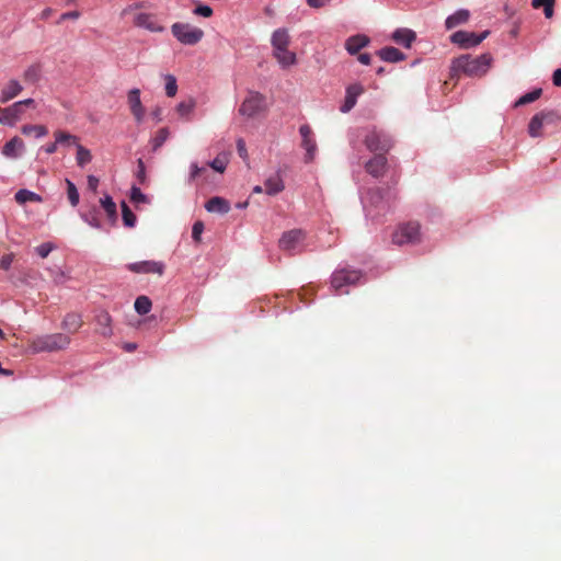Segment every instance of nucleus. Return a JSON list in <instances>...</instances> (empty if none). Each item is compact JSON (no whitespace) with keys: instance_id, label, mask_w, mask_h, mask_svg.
<instances>
[{"instance_id":"nucleus-29","label":"nucleus","mask_w":561,"mask_h":561,"mask_svg":"<svg viewBox=\"0 0 561 561\" xmlns=\"http://www.w3.org/2000/svg\"><path fill=\"white\" fill-rule=\"evenodd\" d=\"M100 204L107 215L108 220L114 225L117 220L116 204L110 195H105L100 199Z\"/></svg>"},{"instance_id":"nucleus-12","label":"nucleus","mask_w":561,"mask_h":561,"mask_svg":"<svg viewBox=\"0 0 561 561\" xmlns=\"http://www.w3.org/2000/svg\"><path fill=\"white\" fill-rule=\"evenodd\" d=\"M299 133L302 138L301 147L306 150L305 161L309 163L314 159L317 152V142L313 138V133L309 125H301L299 127Z\"/></svg>"},{"instance_id":"nucleus-44","label":"nucleus","mask_w":561,"mask_h":561,"mask_svg":"<svg viewBox=\"0 0 561 561\" xmlns=\"http://www.w3.org/2000/svg\"><path fill=\"white\" fill-rule=\"evenodd\" d=\"M82 218L91 227L96 228V229L101 228V221H100V219L98 217V214H96L95 209H93L89 214L82 215Z\"/></svg>"},{"instance_id":"nucleus-48","label":"nucleus","mask_w":561,"mask_h":561,"mask_svg":"<svg viewBox=\"0 0 561 561\" xmlns=\"http://www.w3.org/2000/svg\"><path fill=\"white\" fill-rule=\"evenodd\" d=\"M13 260V253L4 254L0 260V268L3 271H8L11 267Z\"/></svg>"},{"instance_id":"nucleus-35","label":"nucleus","mask_w":561,"mask_h":561,"mask_svg":"<svg viewBox=\"0 0 561 561\" xmlns=\"http://www.w3.org/2000/svg\"><path fill=\"white\" fill-rule=\"evenodd\" d=\"M92 154L89 149L84 148L82 145H77V163L79 167H84L87 163L91 162Z\"/></svg>"},{"instance_id":"nucleus-58","label":"nucleus","mask_w":561,"mask_h":561,"mask_svg":"<svg viewBox=\"0 0 561 561\" xmlns=\"http://www.w3.org/2000/svg\"><path fill=\"white\" fill-rule=\"evenodd\" d=\"M370 59H371V57L369 54L364 53V54L358 55V61L363 65H369Z\"/></svg>"},{"instance_id":"nucleus-50","label":"nucleus","mask_w":561,"mask_h":561,"mask_svg":"<svg viewBox=\"0 0 561 561\" xmlns=\"http://www.w3.org/2000/svg\"><path fill=\"white\" fill-rule=\"evenodd\" d=\"M237 150H238L239 156L242 159L245 160L248 158V150H247V147H245V141L242 138H239L237 140Z\"/></svg>"},{"instance_id":"nucleus-28","label":"nucleus","mask_w":561,"mask_h":561,"mask_svg":"<svg viewBox=\"0 0 561 561\" xmlns=\"http://www.w3.org/2000/svg\"><path fill=\"white\" fill-rule=\"evenodd\" d=\"M470 13L468 10L460 9L446 19L445 25L448 30L455 28L469 20Z\"/></svg>"},{"instance_id":"nucleus-33","label":"nucleus","mask_w":561,"mask_h":561,"mask_svg":"<svg viewBox=\"0 0 561 561\" xmlns=\"http://www.w3.org/2000/svg\"><path fill=\"white\" fill-rule=\"evenodd\" d=\"M151 307H152V302L147 296H139L136 298L135 310L139 314H141V316L147 314L151 310Z\"/></svg>"},{"instance_id":"nucleus-42","label":"nucleus","mask_w":561,"mask_h":561,"mask_svg":"<svg viewBox=\"0 0 561 561\" xmlns=\"http://www.w3.org/2000/svg\"><path fill=\"white\" fill-rule=\"evenodd\" d=\"M178 92L176 79L172 75L165 76V93L168 96L173 98Z\"/></svg>"},{"instance_id":"nucleus-47","label":"nucleus","mask_w":561,"mask_h":561,"mask_svg":"<svg viewBox=\"0 0 561 561\" xmlns=\"http://www.w3.org/2000/svg\"><path fill=\"white\" fill-rule=\"evenodd\" d=\"M194 14L204 18H210L213 15V9L209 5L199 4L194 9Z\"/></svg>"},{"instance_id":"nucleus-14","label":"nucleus","mask_w":561,"mask_h":561,"mask_svg":"<svg viewBox=\"0 0 561 561\" xmlns=\"http://www.w3.org/2000/svg\"><path fill=\"white\" fill-rule=\"evenodd\" d=\"M134 24L137 27L146 28L150 32H162L163 26L159 24L156 15L150 13L140 12L134 16Z\"/></svg>"},{"instance_id":"nucleus-36","label":"nucleus","mask_w":561,"mask_h":561,"mask_svg":"<svg viewBox=\"0 0 561 561\" xmlns=\"http://www.w3.org/2000/svg\"><path fill=\"white\" fill-rule=\"evenodd\" d=\"M228 164V157L225 153L218 154L211 162H209V167L219 173H224Z\"/></svg>"},{"instance_id":"nucleus-15","label":"nucleus","mask_w":561,"mask_h":561,"mask_svg":"<svg viewBox=\"0 0 561 561\" xmlns=\"http://www.w3.org/2000/svg\"><path fill=\"white\" fill-rule=\"evenodd\" d=\"M24 110L21 108V103H13L8 107H0V123L13 126L22 116Z\"/></svg>"},{"instance_id":"nucleus-53","label":"nucleus","mask_w":561,"mask_h":561,"mask_svg":"<svg viewBox=\"0 0 561 561\" xmlns=\"http://www.w3.org/2000/svg\"><path fill=\"white\" fill-rule=\"evenodd\" d=\"M98 186H99V179L94 175H89L88 176V187L95 192L98 190Z\"/></svg>"},{"instance_id":"nucleus-22","label":"nucleus","mask_w":561,"mask_h":561,"mask_svg":"<svg viewBox=\"0 0 561 561\" xmlns=\"http://www.w3.org/2000/svg\"><path fill=\"white\" fill-rule=\"evenodd\" d=\"M205 208L209 213L227 214L230 210V204L227 199L215 196L207 201Z\"/></svg>"},{"instance_id":"nucleus-8","label":"nucleus","mask_w":561,"mask_h":561,"mask_svg":"<svg viewBox=\"0 0 561 561\" xmlns=\"http://www.w3.org/2000/svg\"><path fill=\"white\" fill-rule=\"evenodd\" d=\"M365 145L370 151L387 152L392 147V140L387 134L374 129L365 137Z\"/></svg>"},{"instance_id":"nucleus-5","label":"nucleus","mask_w":561,"mask_h":561,"mask_svg":"<svg viewBox=\"0 0 561 561\" xmlns=\"http://www.w3.org/2000/svg\"><path fill=\"white\" fill-rule=\"evenodd\" d=\"M421 227L416 221L400 225L392 234V242L398 245L417 244L421 242Z\"/></svg>"},{"instance_id":"nucleus-39","label":"nucleus","mask_w":561,"mask_h":561,"mask_svg":"<svg viewBox=\"0 0 561 561\" xmlns=\"http://www.w3.org/2000/svg\"><path fill=\"white\" fill-rule=\"evenodd\" d=\"M169 134H170L169 129L165 127L159 129L152 139V149L153 150L159 149L168 139Z\"/></svg>"},{"instance_id":"nucleus-52","label":"nucleus","mask_w":561,"mask_h":561,"mask_svg":"<svg viewBox=\"0 0 561 561\" xmlns=\"http://www.w3.org/2000/svg\"><path fill=\"white\" fill-rule=\"evenodd\" d=\"M205 171V168H199L197 165V163H193L191 165V174H190V179L191 180H195L202 172Z\"/></svg>"},{"instance_id":"nucleus-6","label":"nucleus","mask_w":561,"mask_h":561,"mask_svg":"<svg viewBox=\"0 0 561 561\" xmlns=\"http://www.w3.org/2000/svg\"><path fill=\"white\" fill-rule=\"evenodd\" d=\"M265 110V96L259 92H250L239 107V113L254 117Z\"/></svg>"},{"instance_id":"nucleus-41","label":"nucleus","mask_w":561,"mask_h":561,"mask_svg":"<svg viewBox=\"0 0 561 561\" xmlns=\"http://www.w3.org/2000/svg\"><path fill=\"white\" fill-rule=\"evenodd\" d=\"M194 106L195 102L193 100L183 101L178 104L176 112L180 116L187 117L192 113Z\"/></svg>"},{"instance_id":"nucleus-3","label":"nucleus","mask_w":561,"mask_h":561,"mask_svg":"<svg viewBox=\"0 0 561 561\" xmlns=\"http://www.w3.org/2000/svg\"><path fill=\"white\" fill-rule=\"evenodd\" d=\"M70 344V337L67 334L54 333L39 335L30 342V347L34 353L56 352L65 350Z\"/></svg>"},{"instance_id":"nucleus-19","label":"nucleus","mask_w":561,"mask_h":561,"mask_svg":"<svg viewBox=\"0 0 561 561\" xmlns=\"http://www.w3.org/2000/svg\"><path fill=\"white\" fill-rule=\"evenodd\" d=\"M391 39L405 48H410L412 43L416 39V33L405 27L397 28L392 33Z\"/></svg>"},{"instance_id":"nucleus-60","label":"nucleus","mask_w":561,"mask_h":561,"mask_svg":"<svg viewBox=\"0 0 561 561\" xmlns=\"http://www.w3.org/2000/svg\"><path fill=\"white\" fill-rule=\"evenodd\" d=\"M51 12H53V10L50 8L43 10L41 13V19L47 20L50 16Z\"/></svg>"},{"instance_id":"nucleus-38","label":"nucleus","mask_w":561,"mask_h":561,"mask_svg":"<svg viewBox=\"0 0 561 561\" xmlns=\"http://www.w3.org/2000/svg\"><path fill=\"white\" fill-rule=\"evenodd\" d=\"M41 77V69L36 65L30 66L23 75L24 81L30 83H35L39 80Z\"/></svg>"},{"instance_id":"nucleus-16","label":"nucleus","mask_w":561,"mask_h":561,"mask_svg":"<svg viewBox=\"0 0 561 561\" xmlns=\"http://www.w3.org/2000/svg\"><path fill=\"white\" fill-rule=\"evenodd\" d=\"M128 104L131 114L134 115L137 123H141L145 116V108L140 100V90L131 89L127 95Z\"/></svg>"},{"instance_id":"nucleus-45","label":"nucleus","mask_w":561,"mask_h":561,"mask_svg":"<svg viewBox=\"0 0 561 561\" xmlns=\"http://www.w3.org/2000/svg\"><path fill=\"white\" fill-rule=\"evenodd\" d=\"M136 178H137L139 184H145L147 181L146 167H145L142 159L137 160Z\"/></svg>"},{"instance_id":"nucleus-61","label":"nucleus","mask_w":561,"mask_h":561,"mask_svg":"<svg viewBox=\"0 0 561 561\" xmlns=\"http://www.w3.org/2000/svg\"><path fill=\"white\" fill-rule=\"evenodd\" d=\"M137 348V345L135 343H125L124 350L127 352H133Z\"/></svg>"},{"instance_id":"nucleus-55","label":"nucleus","mask_w":561,"mask_h":561,"mask_svg":"<svg viewBox=\"0 0 561 561\" xmlns=\"http://www.w3.org/2000/svg\"><path fill=\"white\" fill-rule=\"evenodd\" d=\"M330 0H307L309 7L319 9L324 7Z\"/></svg>"},{"instance_id":"nucleus-62","label":"nucleus","mask_w":561,"mask_h":561,"mask_svg":"<svg viewBox=\"0 0 561 561\" xmlns=\"http://www.w3.org/2000/svg\"><path fill=\"white\" fill-rule=\"evenodd\" d=\"M0 374L4 376H11L12 371L5 368L0 367Z\"/></svg>"},{"instance_id":"nucleus-40","label":"nucleus","mask_w":561,"mask_h":561,"mask_svg":"<svg viewBox=\"0 0 561 561\" xmlns=\"http://www.w3.org/2000/svg\"><path fill=\"white\" fill-rule=\"evenodd\" d=\"M67 195L71 206L76 207L79 204V193L76 185L70 181L66 180Z\"/></svg>"},{"instance_id":"nucleus-32","label":"nucleus","mask_w":561,"mask_h":561,"mask_svg":"<svg viewBox=\"0 0 561 561\" xmlns=\"http://www.w3.org/2000/svg\"><path fill=\"white\" fill-rule=\"evenodd\" d=\"M21 131L25 136L34 135L36 138L44 137L48 134V129L44 125H24Z\"/></svg>"},{"instance_id":"nucleus-57","label":"nucleus","mask_w":561,"mask_h":561,"mask_svg":"<svg viewBox=\"0 0 561 561\" xmlns=\"http://www.w3.org/2000/svg\"><path fill=\"white\" fill-rule=\"evenodd\" d=\"M57 148H58V144H56V141H55V142L48 144L43 149L47 154H53L57 151Z\"/></svg>"},{"instance_id":"nucleus-20","label":"nucleus","mask_w":561,"mask_h":561,"mask_svg":"<svg viewBox=\"0 0 561 561\" xmlns=\"http://www.w3.org/2000/svg\"><path fill=\"white\" fill-rule=\"evenodd\" d=\"M386 167H387V159L386 157L381 153V154H376L374 158H371L367 163H366V171L375 176V178H379V176H382L385 171H386Z\"/></svg>"},{"instance_id":"nucleus-23","label":"nucleus","mask_w":561,"mask_h":561,"mask_svg":"<svg viewBox=\"0 0 561 561\" xmlns=\"http://www.w3.org/2000/svg\"><path fill=\"white\" fill-rule=\"evenodd\" d=\"M369 43V38L365 35L351 36L345 43V49L351 55H356L362 48L366 47Z\"/></svg>"},{"instance_id":"nucleus-56","label":"nucleus","mask_w":561,"mask_h":561,"mask_svg":"<svg viewBox=\"0 0 561 561\" xmlns=\"http://www.w3.org/2000/svg\"><path fill=\"white\" fill-rule=\"evenodd\" d=\"M552 82L556 87H561V69H557L552 75Z\"/></svg>"},{"instance_id":"nucleus-2","label":"nucleus","mask_w":561,"mask_h":561,"mask_svg":"<svg viewBox=\"0 0 561 561\" xmlns=\"http://www.w3.org/2000/svg\"><path fill=\"white\" fill-rule=\"evenodd\" d=\"M271 44L273 47V57L282 68L286 69L297 64L296 54L288 49L290 35L286 28L282 27L275 30L271 37Z\"/></svg>"},{"instance_id":"nucleus-21","label":"nucleus","mask_w":561,"mask_h":561,"mask_svg":"<svg viewBox=\"0 0 561 561\" xmlns=\"http://www.w3.org/2000/svg\"><path fill=\"white\" fill-rule=\"evenodd\" d=\"M23 90L21 83L16 80H10L0 92V103H7L18 96Z\"/></svg>"},{"instance_id":"nucleus-54","label":"nucleus","mask_w":561,"mask_h":561,"mask_svg":"<svg viewBox=\"0 0 561 561\" xmlns=\"http://www.w3.org/2000/svg\"><path fill=\"white\" fill-rule=\"evenodd\" d=\"M543 13L547 19H551L554 13V1L550 3H546V8H543Z\"/></svg>"},{"instance_id":"nucleus-11","label":"nucleus","mask_w":561,"mask_h":561,"mask_svg":"<svg viewBox=\"0 0 561 561\" xmlns=\"http://www.w3.org/2000/svg\"><path fill=\"white\" fill-rule=\"evenodd\" d=\"M306 233L301 229H293L283 233L279 248L286 252H295L305 240Z\"/></svg>"},{"instance_id":"nucleus-4","label":"nucleus","mask_w":561,"mask_h":561,"mask_svg":"<svg viewBox=\"0 0 561 561\" xmlns=\"http://www.w3.org/2000/svg\"><path fill=\"white\" fill-rule=\"evenodd\" d=\"M173 36L183 45H196L204 37V31L188 23L176 22L172 24Z\"/></svg>"},{"instance_id":"nucleus-7","label":"nucleus","mask_w":561,"mask_h":561,"mask_svg":"<svg viewBox=\"0 0 561 561\" xmlns=\"http://www.w3.org/2000/svg\"><path fill=\"white\" fill-rule=\"evenodd\" d=\"M558 115L553 111H541L534 115L528 125V133L531 137H540L542 135V126L552 124L558 121Z\"/></svg>"},{"instance_id":"nucleus-18","label":"nucleus","mask_w":561,"mask_h":561,"mask_svg":"<svg viewBox=\"0 0 561 561\" xmlns=\"http://www.w3.org/2000/svg\"><path fill=\"white\" fill-rule=\"evenodd\" d=\"M364 92L363 85L358 83L351 84L346 89L344 103L341 106V112H350L356 104L357 98Z\"/></svg>"},{"instance_id":"nucleus-59","label":"nucleus","mask_w":561,"mask_h":561,"mask_svg":"<svg viewBox=\"0 0 561 561\" xmlns=\"http://www.w3.org/2000/svg\"><path fill=\"white\" fill-rule=\"evenodd\" d=\"M18 103H21V108L24 110V106H34L35 101L33 99H26L23 101H19Z\"/></svg>"},{"instance_id":"nucleus-37","label":"nucleus","mask_w":561,"mask_h":561,"mask_svg":"<svg viewBox=\"0 0 561 561\" xmlns=\"http://www.w3.org/2000/svg\"><path fill=\"white\" fill-rule=\"evenodd\" d=\"M542 93V90L541 89H536L531 92H528L526 94H524L523 96H520L516 103H515V106H522V105H526L528 103H531L536 100H538L540 98Z\"/></svg>"},{"instance_id":"nucleus-25","label":"nucleus","mask_w":561,"mask_h":561,"mask_svg":"<svg viewBox=\"0 0 561 561\" xmlns=\"http://www.w3.org/2000/svg\"><path fill=\"white\" fill-rule=\"evenodd\" d=\"M265 192L268 195H276L284 191L285 185L283 182V179L279 173H276L274 175H271L266 181L264 182Z\"/></svg>"},{"instance_id":"nucleus-26","label":"nucleus","mask_w":561,"mask_h":561,"mask_svg":"<svg viewBox=\"0 0 561 561\" xmlns=\"http://www.w3.org/2000/svg\"><path fill=\"white\" fill-rule=\"evenodd\" d=\"M378 56L387 62H398L405 59V55L398 48L387 46L378 51Z\"/></svg>"},{"instance_id":"nucleus-9","label":"nucleus","mask_w":561,"mask_h":561,"mask_svg":"<svg viewBox=\"0 0 561 561\" xmlns=\"http://www.w3.org/2000/svg\"><path fill=\"white\" fill-rule=\"evenodd\" d=\"M488 35L489 31H484L479 35L473 32L457 31L450 36V41L462 48H469L479 45Z\"/></svg>"},{"instance_id":"nucleus-49","label":"nucleus","mask_w":561,"mask_h":561,"mask_svg":"<svg viewBox=\"0 0 561 561\" xmlns=\"http://www.w3.org/2000/svg\"><path fill=\"white\" fill-rule=\"evenodd\" d=\"M204 231V224L202 221H196L194 225H193V228H192V237L195 241H199L201 239V234L203 233Z\"/></svg>"},{"instance_id":"nucleus-43","label":"nucleus","mask_w":561,"mask_h":561,"mask_svg":"<svg viewBox=\"0 0 561 561\" xmlns=\"http://www.w3.org/2000/svg\"><path fill=\"white\" fill-rule=\"evenodd\" d=\"M130 201L135 204H146L148 203V197L140 191L139 187L134 185L130 190Z\"/></svg>"},{"instance_id":"nucleus-17","label":"nucleus","mask_w":561,"mask_h":561,"mask_svg":"<svg viewBox=\"0 0 561 561\" xmlns=\"http://www.w3.org/2000/svg\"><path fill=\"white\" fill-rule=\"evenodd\" d=\"M95 324L98 333L105 337L112 336V317L107 311L101 310L95 314Z\"/></svg>"},{"instance_id":"nucleus-27","label":"nucleus","mask_w":561,"mask_h":561,"mask_svg":"<svg viewBox=\"0 0 561 561\" xmlns=\"http://www.w3.org/2000/svg\"><path fill=\"white\" fill-rule=\"evenodd\" d=\"M23 148V140L15 136L3 146L2 153L8 158H16Z\"/></svg>"},{"instance_id":"nucleus-46","label":"nucleus","mask_w":561,"mask_h":561,"mask_svg":"<svg viewBox=\"0 0 561 561\" xmlns=\"http://www.w3.org/2000/svg\"><path fill=\"white\" fill-rule=\"evenodd\" d=\"M54 244L50 242L42 243L36 248V252L41 257H46L53 251Z\"/></svg>"},{"instance_id":"nucleus-13","label":"nucleus","mask_w":561,"mask_h":561,"mask_svg":"<svg viewBox=\"0 0 561 561\" xmlns=\"http://www.w3.org/2000/svg\"><path fill=\"white\" fill-rule=\"evenodd\" d=\"M127 267L130 272L138 273V274L162 275L164 272V264L162 262H157V261L136 262V263L129 264Z\"/></svg>"},{"instance_id":"nucleus-51","label":"nucleus","mask_w":561,"mask_h":561,"mask_svg":"<svg viewBox=\"0 0 561 561\" xmlns=\"http://www.w3.org/2000/svg\"><path fill=\"white\" fill-rule=\"evenodd\" d=\"M79 15H80V13L78 11L65 12L60 15L58 23H60L65 20H77L79 18Z\"/></svg>"},{"instance_id":"nucleus-10","label":"nucleus","mask_w":561,"mask_h":561,"mask_svg":"<svg viewBox=\"0 0 561 561\" xmlns=\"http://www.w3.org/2000/svg\"><path fill=\"white\" fill-rule=\"evenodd\" d=\"M360 277L362 274L359 271L341 268L333 273L331 285L335 290H340L346 285L356 284Z\"/></svg>"},{"instance_id":"nucleus-1","label":"nucleus","mask_w":561,"mask_h":561,"mask_svg":"<svg viewBox=\"0 0 561 561\" xmlns=\"http://www.w3.org/2000/svg\"><path fill=\"white\" fill-rule=\"evenodd\" d=\"M492 62L493 57L489 53L479 56L460 55L451 60L450 79H456L460 76L470 78L483 77L491 68Z\"/></svg>"},{"instance_id":"nucleus-34","label":"nucleus","mask_w":561,"mask_h":561,"mask_svg":"<svg viewBox=\"0 0 561 561\" xmlns=\"http://www.w3.org/2000/svg\"><path fill=\"white\" fill-rule=\"evenodd\" d=\"M121 207H122V217H123L124 225L128 228L135 227L136 220H137L135 214L131 211V209L128 207V205L125 202H122Z\"/></svg>"},{"instance_id":"nucleus-31","label":"nucleus","mask_w":561,"mask_h":561,"mask_svg":"<svg viewBox=\"0 0 561 561\" xmlns=\"http://www.w3.org/2000/svg\"><path fill=\"white\" fill-rule=\"evenodd\" d=\"M15 201L16 203L19 204H24L26 202H35V203H41L43 202V198L41 195L34 193V192H31L28 190H19L16 193H15Z\"/></svg>"},{"instance_id":"nucleus-63","label":"nucleus","mask_w":561,"mask_h":561,"mask_svg":"<svg viewBox=\"0 0 561 561\" xmlns=\"http://www.w3.org/2000/svg\"><path fill=\"white\" fill-rule=\"evenodd\" d=\"M375 197L380 198L379 191L371 192V199H374Z\"/></svg>"},{"instance_id":"nucleus-24","label":"nucleus","mask_w":561,"mask_h":561,"mask_svg":"<svg viewBox=\"0 0 561 561\" xmlns=\"http://www.w3.org/2000/svg\"><path fill=\"white\" fill-rule=\"evenodd\" d=\"M83 324L82 318L79 313H67L62 320L61 328L69 333H76Z\"/></svg>"},{"instance_id":"nucleus-30","label":"nucleus","mask_w":561,"mask_h":561,"mask_svg":"<svg viewBox=\"0 0 561 561\" xmlns=\"http://www.w3.org/2000/svg\"><path fill=\"white\" fill-rule=\"evenodd\" d=\"M54 137L56 139V144L58 145H61V146H67V147H70V146H76L79 145V138L68 131H65V130H56L54 133Z\"/></svg>"},{"instance_id":"nucleus-64","label":"nucleus","mask_w":561,"mask_h":561,"mask_svg":"<svg viewBox=\"0 0 561 561\" xmlns=\"http://www.w3.org/2000/svg\"><path fill=\"white\" fill-rule=\"evenodd\" d=\"M262 187L259 185L253 188V193H262Z\"/></svg>"}]
</instances>
